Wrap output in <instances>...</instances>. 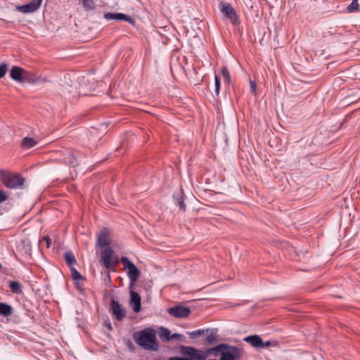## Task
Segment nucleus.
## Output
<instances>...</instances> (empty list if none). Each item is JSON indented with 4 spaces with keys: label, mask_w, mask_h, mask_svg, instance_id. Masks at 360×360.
Segmentation results:
<instances>
[{
    "label": "nucleus",
    "mask_w": 360,
    "mask_h": 360,
    "mask_svg": "<svg viewBox=\"0 0 360 360\" xmlns=\"http://www.w3.org/2000/svg\"><path fill=\"white\" fill-rule=\"evenodd\" d=\"M227 347L228 344L221 343L203 352L193 347L181 345L179 347V352L184 356H191L195 360H205L209 354L217 356L220 354L221 356Z\"/></svg>",
    "instance_id": "nucleus-1"
},
{
    "label": "nucleus",
    "mask_w": 360,
    "mask_h": 360,
    "mask_svg": "<svg viewBox=\"0 0 360 360\" xmlns=\"http://www.w3.org/2000/svg\"><path fill=\"white\" fill-rule=\"evenodd\" d=\"M133 339L137 345L145 349L156 352L158 344L156 342L155 332L153 329L146 328L133 334Z\"/></svg>",
    "instance_id": "nucleus-2"
},
{
    "label": "nucleus",
    "mask_w": 360,
    "mask_h": 360,
    "mask_svg": "<svg viewBox=\"0 0 360 360\" xmlns=\"http://www.w3.org/2000/svg\"><path fill=\"white\" fill-rule=\"evenodd\" d=\"M0 180L8 188H23L25 179L20 175L0 169Z\"/></svg>",
    "instance_id": "nucleus-3"
},
{
    "label": "nucleus",
    "mask_w": 360,
    "mask_h": 360,
    "mask_svg": "<svg viewBox=\"0 0 360 360\" xmlns=\"http://www.w3.org/2000/svg\"><path fill=\"white\" fill-rule=\"evenodd\" d=\"M101 259L103 262L104 266L108 269L111 266H116L119 263L117 256L110 247H107L102 250L101 252Z\"/></svg>",
    "instance_id": "nucleus-4"
},
{
    "label": "nucleus",
    "mask_w": 360,
    "mask_h": 360,
    "mask_svg": "<svg viewBox=\"0 0 360 360\" xmlns=\"http://www.w3.org/2000/svg\"><path fill=\"white\" fill-rule=\"evenodd\" d=\"M120 261L124 266V269L127 271V276L130 280L131 285L134 284L139 277V270L127 257H122Z\"/></svg>",
    "instance_id": "nucleus-5"
},
{
    "label": "nucleus",
    "mask_w": 360,
    "mask_h": 360,
    "mask_svg": "<svg viewBox=\"0 0 360 360\" xmlns=\"http://www.w3.org/2000/svg\"><path fill=\"white\" fill-rule=\"evenodd\" d=\"M219 8L223 16L229 19L233 25L238 23V15L229 3L221 1Z\"/></svg>",
    "instance_id": "nucleus-6"
},
{
    "label": "nucleus",
    "mask_w": 360,
    "mask_h": 360,
    "mask_svg": "<svg viewBox=\"0 0 360 360\" xmlns=\"http://www.w3.org/2000/svg\"><path fill=\"white\" fill-rule=\"evenodd\" d=\"M243 356V350L236 346L228 344V347L223 352L219 360H238Z\"/></svg>",
    "instance_id": "nucleus-7"
},
{
    "label": "nucleus",
    "mask_w": 360,
    "mask_h": 360,
    "mask_svg": "<svg viewBox=\"0 0 360 360\" xmlns=\"http://www.w3.org/2000/svg\"><path fill=\"white\" fill-rule=\"evenodd\" d=\"M110 310L112 316L117 321H122L126 316L125 309L118 302V301L113 298L110 300Z\"/></svg>",
    "instance_id": "nucleus-8"
},
{
    "label": "nucleus",
    "mask_w": 360,
    "mask_h": 360,
    "mask_svg": "<svg viewBox=\"0 0 360 360\" xmlns=\"http://www.w3.org/2000/svg\"><path fill=\"white\" fill-rule=\"evenodd\" d=\"M10 77L13 80L24 83V80L27 79V72L18 66H13L10 70Z\"/></svg>",
    "instance_id": "nucleus-9"
},
{
    "label": "nucleus",
    "mask_w": 360,
    "mask_h": 360,
    "mask_svg": "<svg viewBox=\"0 0 360 360\" xmlns=\"http://www.w3.org/2000/svg\"><path fill=\"white\" fill-rule=\"evenodd\" d=\"M41 2L42 0H32L27 4L18 6L17 10L23 13H34L39 8Z\"/></svg>",
    "instance_id": "nucleus-10"
},
{
    "label": "nucleus",
    "mask_w": 360,
    "mask_h": 360,
    "mask_svg": "<svg viewBox=\"0 0 360 360\" xmlns=\"http://www.w3.org/2000/svg\"><path fill=\"white\" fill-rule=\"evenodd\" d=\"M168 313L176 318H186L190 314L191 310L188 307L179 305L169 308Z\"/></svg>",
    "instance_id": "nucleus-11"
},
{
    "label": "nucleus",
    "mask_w": 360,
    "mask_h": 360,
    "mask_svg": "<svg viewBox=\"0 0 360 360\" xmlns=\"http://www.w3.org/2000/svg\"><path fill=\"white\" fill-rule=\"evenodd\" d=\"M110 240L109 238L108 230L105 228L103 229L98 236L96 245L101 248L110 247Z\"/></svg>",
    "instance_id": "nucleus-12"
},
{
    "label": "nucleus",
    "mask_w": 360,
    "mask_h": 360,
    "mask_svg": "<svg viewBox=\"0 0 360 360\" xmlns=\"http://www.w3.org/2000/svg\"><path fill=\"white\" fill-rule=\"evenodd\" d=\"M104 18L106 20H123L128 22L130 24H133L134 20L133 18H131L129 15L121 13H107L104 15Z\"/></svg>",
    "instance_id": "nucleus-13"
},
{
    "label": "nucleus",
    "mask_w": 360,
    "mask_h": 360,
    "mask_svg": "<svg viewBox=\"0 0 360 360\" xmlns=\"http://www.w3.org/2000/svg\"><path fill=\"white\" fill-rule=\"evenodd\" d=\"M130 303L133 310L135 312H139L141 307V299L140 295L134 292L131 291L130 293Z\"/></svg>",
    "instance_id": "nucleus-14"
},
{
    "label": "nucleus",
    "mask_w": 360,
    "mask_h": 360,
    "mask_svg": "<svg viewBox=\"0 0 360 360\" xmlns=\"http://www.w3.org/2000/svg\"><path fill=\"white\" fill-rule=\"evenodd\" d=\"M243 340L255 348H260V346L262 344V338L257 335L247 336L243 338Z\"/></svg>",
    "instance_id": "nucleus-15"
},
{
    "label": "nucleus",
    "mask_w": 360,
    "mask_h": 360,
    "mask_svg": "<svg viewBox=\"0 0 360 360\" xmlns=\"http://www.w3.org/2000/svg\"><path fill=\"white\" fill-rule=\"evenodd\" d=\"M63 162L73 167L78 165V161L76 155L72 151H68L63 157Z\"/></svg>",
    "instance_id": "nucleus-16"
},
{
    "label": "nucleus",
    "mask_w": 360,
    "mask_h": 360,
    "mask_svg": "<svg viewBox=\"0 0 360 360\" xmlns=\"http://www.w3.org/2000/svg\"><path fill=\"white\" fill-rule=\"evenodd\" d=\"M13 313V308L11 305L5 302H0V316L7 317Z\"/></svg>",
    "instance_id": "nucleus-17"
},
{
    "label": "nucleus",
    "mask_w": 360,
    "mask_h": 360,
    "mask_svg": "<svg viewBox=\"0 0 360 360\" xmlns=\"http://www.w3.org/2000/svg\"><path fill=\"white\" fill-rule=\"evenodd\" d=\"M173 198L176 205L179 206L181 211L184 212L186 210V205L184 203L183 193L180 191L179 193H174Z\"/></svg>",
    "instance_id": "nucleus-18"
},
{
    "label": "nucleus",
    "mask_w": 360,
    "mask_h": 360,
    "mask_svg": "<svg viewBox=\"0 0 360 360\" xmlns=\"http://www.w3.org/2000/svg\"><path fill=\"white\" fill-rule=\"evenodd\" d=\"M37 143L34 139L27 136L22 140L21 146L23 148L28 149L35 146Z\"/></svg>",
    "instance_id": "nucleus-19"
},
{
    "label": "nucleus",
    "mask_w": 360,
    "mask_h": 360,
    "mask_svg": "<svg viewBox=\"0 0 360 360\" xmlns=\"http://www.w3.org/2000/svg\"><path fill=\"white\" fill-rule=\"evenodd\" d=\"M9 288H11L12 292L15 294H20L22 292L21 283L19 281H10Z\"/></svg>",
    "instance_id": "nucleus-20"
},
{
    "label": "nucleus",
    "mask_w": 360,
    "mask_h": 360,
    "mask_svg": "<svg viewBox=\"0 0 360 360\" xmlns=\"http://www.w3.org/2000/svg\"><path fill=\"white\" fill-rule=\"evenodd\" d=\"M159 336L162 340L169 341L171 340V332L169 329L161 327L160 329Z\"/></svg>",
    "instance_id": "nucleus-21"
},
{
    "label": "nucleus",
    "mask_w": 360,
    "mask_h": 360,
    "mask_svg": "<svg viewBox=\"0 0 360 360\" xmlns=\"http://www.w3.org/2000/svg\"><path fill=\"white\" fill-rule=\"evenodd\" d=\"M65 259L66 264L70 266L75 265L77 262L75 255L72 252H66L65 254Z\"/></svg>",
    "instance_id": "nucleus-22"
},
{
    "label": "nucleus",
    "mask_w": 360,
    "mask_h": 360,
    "mask_svg": "<svg viewBox=\"0 0 360 360\" xmlns=\"http://www.w3.org/2000/svg\"><path fill=\"white\" fill-rule=\"evenodd\" d=\"M82 6L86 11L94 10L95 8L94 0H82Z\"/></svg>",
    "instance_id": "nucleus-23"
},
{
    "label": "nucleus",
    "mask_w": 360,
    "mask_h": 360,
    "mask_svg": "<svg viewBox=\"0 0 360 360\" xmlns=\"http://www.w3.org/2000/svg\"><path fill=\"white\" fill-rule=\"evenodd\" d=\"M359 6L358 0H352L351 4L347 6L348 12H354L358 10Z\"/></svg>",
    "instance_id": "nucleus-24"
},
{
    "label": "nucleus",
    "mask_w": 360,
    "mask_h": 360,
    "mask_svg": "<svg viewBox=\"0 0 360 360\" xmlns=\"http://www.w3.org/2000/svg\"><path fill=\"white\" fill-rule=\"evenodd\" d=\"M214 86H215V89H214L215 96H218L219 94L221 82H220V79L217 75H215V77H214Z\"/></svg>",
    "instance_id": "nucleus-25"
},
{
    "label": "nucleus",
    "mask_w": 360,
    "mask_h": 360,
    "mask_svg": "<svg viewBox=\"0 0 360 360\" xmlns=\"http://www.w3.org/2000/svg\"><path fill=\"white\" fill-rule=\"evenodd\" d=\"M221 72L225 82L229 83L231 81V77L228 69L226 67H223Z\"/></svg>",
    "instance_id": "nucleus-26"
},
{
    "label": "nucleus",
    "mask_w": 360,
    "mask_h": 360,
    "mask_svg": "<svg viewBox=\"0 0 360 360\" xmlns=\"http://www.w3.org/2000/svg\"><path fill=\"white\" fill-rule=\"evenodd\" d=\"M71 274L72 277L74 280L77 281L79 279H83L82 276L79 274V271H77V269L74 267L71 268Z\"/></svg>",
    "instance_id": "nucleus-27"
},
{
    "label": "nucleus",
    "mask_w": 360,
    "mask_h": 360,
    "mask_svg": "<svg viewBox=\"0 0 360 360\" xmlns=\"http://www.w3.org/2000/svg\"><path fill=\"white\" fill-rule=\"evenodd\" d=\"M204 333V330L199 329L188 333L191 338H196Z\"/></svg>",
    "instance_id": "nucleus-28"
},
{
    "label": "nucleus",
    "mask_w": 360,
    "mask_h": 360,
    "mask_svg": "<svg viewBox=\"0 0 360 360\" xmlns=\"http://www.w3.org/2000/svg\"><path fill=\"white\" fill-rule=\"evenodd\" d=\"M8 65L7 63L0 65V78H2L8 71Z\"/></svg>",
    "instance_id": "nucleus-29"
},
{
    "label": "nucleus",
    "mask_w": 360,
    "mask_h": 360,
    "mask_svg": "<svg viewBox=\"0 0 360 360\" xmlns=\"http://www.w3.org/2000/svg\"><path fill=\"white\" fill-rule=\"evenodd\" d=\"M216 341H217L216 333H211L206 338V342L209 345L212 344L213 342H215Z\"/></svg>",
    "instance_id": "nucleus-30"
},
{
    "label": "nucleus",
    "mask_w": 360,
    "mask_h": 360,
    "mask_svg": "<svg viewBox=\"0 0 360 360\" xmlns=\"http://www.w3.org/2000/svg\"><path fill=\"white\" fill-rule=\"evenodd\" d=\"M188 357H179V356H172L169 357V360H195V358L191 356H188Z\"/></svg>",
    "instance_id": "nucleus-31"
},
{
    "label": "nucleus",
    "mask_w": 360,
    "mask_h": 360,
    "mask_svg": "<svg viewBox=\"0 0 360 360\" xmlns=\"http://www.w3.org/2000/svg\"><path fill=\"white\" fill-rule=\"evenodd\" d=\"M86 82H89V78H86L84 77H82V80L80 81V86L82 89H83L84 94H86L85 88L83 86L84 84H86Z\"/></svg>",
    "instance_id": "nucleus-32"
},
{
    "label": "nucleus",
    "mask_w": 360,
    "mask_h": 360,
    "mask_svg": "<svg viewBox=\"0 0 360 360\" xmlns=\"http://www.w3.org/2000/svg\"><path fill=\"white\" fill-rule=\"evenodd\" d=\"M36 81H37V79H36L35 76H30L27 73V79H25L24 82H28V83L32 84V83L35 82Z\"/></svg>",
    "instance_id": "nucleus-33"
},
{
    "label": "nucleus",
    "mask_w": 360,
    "mask_h": 360,
    "mask_svg": "<svg viewBox=\"0 0 360 360\" xmlns=\"http://www.w3.org/2000/svg\"><path fill=\"white\" fill-rule=\"evenodd\" d=\"M250 87L251 92L255 94L257 88V84L254 81L250 82Z\"/></svg>",
    "instance_id": "nucleus-34"
},
{
    "label": "nucleus",
    "mask_w": 360,
    "mask_h": 360,
    "mask_svg": "<svg viewBox=\"0 0 360 360\" xmlns=\"http://www.w3.org/2000/svg\"><path fill=\"white\" fill-rule=\"evenodd\" d=\"M7 200V196L6 193L0 190V203L6 201Z\"/></svg>",
    "instance_id": "nucleus-35"
},
{
    "label": "nucleus",
    "mask_w": 360,
    "mask_h": 360,
    "mask_svg": "<svg viewBox=\"0 0 360 360\" xmlns=\"http://www.w3.org/2000/svg\"><path fill=\"white\" fill-rule=\"evenodd\" d=\"M182 336L183 335L179 333H174V334L171 335V340L181 338Z\"/></svg>",
    "instance_id": "nucleus-36"
},
{
    "label": "nucleus",
    "mask_w": 360,
    "mask_h": 360,
    "mask_svg": "<svg viewBox=\"0 0 360 360\" xmlns=\"http://www.w3.org/2000/svg\"><path fill=\"white\" fill-rule=\"evenodd\" d=\"M270 345H271V342H270V341H266V342H264L262 341V345L260 346V348L267 347H269V346H270Z\"/></svg>",
    "instance_id": "nucleus-37"
},
{
    "label": "nucleus",
    "mask_w": 360,
    "mask_h": 360,
    "mask_svg": "<svg viewBox=\"0 0 360 360\" xmlns=\"http://www.w3.org/2000/svg\"><path fill=\"white\" fill-rule=\"evenodd\" d=\"M44 240H46V246L47 248H49L50 245H51V239L49 238V237H46V238H44Z\"/></svg>",
    "instance_id": "nucleus-38"
},
{
    "label": "nucleus",
    "mask_w": 360,
    "mask_h": 360,
    "mask_svg": "<svg viewBox=\"0 0 360 360\" xmlns=\"http://www.w3.org/2000/svg\"><path fill=\"white\" fill-rule=\"evenodd\" d=\"M107 278H108V283H110L111 281H110V271L109 270L107 271Z\"/></svg>",
    "instance_id": "nucleus-39"
},
{
    "label": "nucleus",
    "mask_w": 360,
    "mask_h": 360,
    "mask_svg": "<svg viewBox=\"0 0 360 360\" xmlns=\"http://www.w3.org/2000/svg\"><path fill=\"white\" fill-rule=\"evenodd\" d=\"M27 250H26V252H30L31 251V245L28 241L27 243Z\"/></svg>",
    "instance_id": "nucleus-40"
},
{
    "label": "nucleus",
    "mask_w": 360,
    "mask_h": 360,
    "mask_svg": "<svg viewBox=\"0 0 360 360\" xmlns=\"http://www.w3.org/2000/svg\"><path fill=\"white\" fill-rule=\"evenodd\" d=\"M107 326H108L110 329H111V325H110V323H109L108 324H107Z\"/></svg>",
    "instance_id": "nucleus-41"
},
{
    "label": "nucleus",
    "mask_w": 360,
    "mask_h": 360,
    "mask_svg": "<svg viewBox=\"0 0 360 360\" xmlns=\"http://www.w3.org/2000/svg\"><path fill=\"white\" fill-rule=\"evenodd\" d=\"M1 267H2V265H1V264L0 263V269H1Z\"/></svg>",
    "instance_id": "nucleus-42"
}]
</instances>
